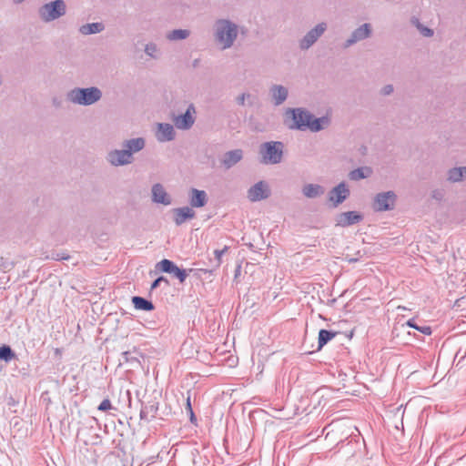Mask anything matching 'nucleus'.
I'll use <instances>...</instances> for the list:
<instances>
[{"mask_svg":"<svg viewBox=\"0 0 466 466\" xmlns=\"http://www.w3.org/2000/svg\"><path fill=\"white\" fill-rule=\"evenodd\" d=\"M239 26L228 18H218L213 25V37L221 50L231 48L238 36Z\"/></svg>","mask_w":466,"mask_h":466,"instance_id":"obj_1","label":"nucleus"},{"mask_svg":"<svg viewBox=\"0 0 466 466\" xmlns=\"http://www.w3.org/2000/svg\"><path fill=\"white\" fill-rule=\"evenodd\" d=\"M103 96L97 86L74 87L66 93V99L78 106H88L98 102Z\"/></svg>","mask_w":466,"mask_h":466,"instance_id":"obj_2","label":"nucleus"},{"mask_svg":"<svg viewBox=\"0 0 466 466\" xmlns=\"http://www.w3.org/2000/svg\"><path fill=\"white\" fill-rule=\"evenodd\" d=\"M284 144L281 141H268L260 144L258 154L264 165H277L282 161Z\"/></svg>","mask_w":466,"mask_h":466,"instance_id":"obj_3","label":"nucleus"},{"mask_svg":"<svg viewBox=\"0 0 466 466\" xmlns=\"http://www.w3.org/2000/svg\"><path fill=\"white\" fill-rule=\"evenodd\" d=\"M66 12V5L64 0H55L43 5L38 14L42 21L49 23L63 16Z\"/></svg>","mask_w":466,"mask_h":466,"instance_id":"obj_4","label":"nucleus"},{"mask_svg":"<svg viewBox=\"0 0 466 466\" xmlns=\"http://www.w3.org/2000/svg\"><path fill=\"white\" fill-rule=\"evenodd\" d=\"M287 115H291L293 124L289 126L292 129L305 131L309 129L312 114L305 108H289L286 111Z\"/></svg>","mask_w":466,"mask_h":466,"instance_id":"obj_5","label":"nucleus"},{"mask_svg":"<svg viewBox=\"0 0 466 466\" xmlns=\"http://www.w3.org/2000/svg\"><path fill=\"white\" fill-rule=\"evenodd\" d=\"M396 199L397 195L391 190L378 193L374 198L373 208L379 212L391 210L394 208Z\"/></svg>","mask_w":466,"mask_h":466,"instance_id":"obj_6","label":"nucleus"},{"mask_svg":"<svg viewBox=\"0 0 466 466\" xmlns=\"http://www.w3.org/2000/svg\"><path fill=\"white\" fill-rule=\"evenodd\" d=\"M327 30V24L321 22L310 29L299 41L301 50L309 49Z\"/></svg>","mask_w":466,"mask_h":466,"instance_id":"obj_7","label":"nucleus"},{"mask_svg":"<svg viewBox=\"0 0 466 466\" xmlns=\"http://www.w3.org/2000/svg\"><path fill=\"white\" fill-rule=\"evenodd\" d=\"M196 107L193 104H190L186 112L181 115L175 116L172 120L177 129L188 130L190 129L196 121Z\"/></svg>","mask_w":466,"mask_h":466,"instance_id":"obj_8","label":"nucleus"},{"mask_svg":"<svg viewBox=\"0 0 466 466\" xmlns=\"http://www.w3.org/2000/svg\"><path fill=\"white\" fill-rule=\"evenodd\" d=\"M270 196V188L267 182L261 180L254 184L247 193V197L251 202H258L267 199Z\"/></svg>","mask_w":466,"mask_h":466,"instance_id":"obj_9","label":"nucleus"},{"mask_svg":"<svg viewBox=\"0 0 466 466\" xmlns=\"http://www.w3.org/2000/svg\"><path fill=\"white\" fill-rule=\"evenodd\" d=\"M106 159L113 167H122L133 163L134 157H129V154L123 147L122 149L110 150Z\"/></svg>","mask_w":466,"mask_h":466,"instance_id":"obj_10","label":"nucleus"},{"mask_svg":"<svg viewBox=\"0 0 466 466\" xmlns=\"http://www.w3.org/2000/svg\"><path fill=\"white\" fill-rule=\"evenodd\" d=\"M157 268L165 273L172 274L181 283H183L187 277V273L185 269L179 268L173 261L167 258L158 262Z\"/></svg>","mask_w":466,"mask_h":466,"instance_id":"obj_11","label":"nucleus"},{"mask_svg":"<svg viewBox=\"0 0 466 466\" xmlns=\"http://www.w3.org/2000/svg\"><path fill=\"white\" fill-rule=\"evenodd\" d=\"M371 35V25L365 23L356 28L350 35V36L343 44L344 48H349L357 42L369 38Z\"/></svg>","mask_w":466,"mask_h":466,"instance_id":"obj_12","label":"nucleus"},{"mask_svg":"<svg viewBox=\"0 0 466 466\" xmlns=\"http://www.w3.org/2000/svg\"><path fill=\"white\" fill-rule=\"evenodd\" d=\"M363 216L358 211H346L337 215L335 218L336 226L347 228L361 222Z\"/></svg>","mask_w":466,"mask_h":466,"instance_id":"obj_13","label":"nucleus"},{"mask_svg":"<svg viewBox=\"0 0 466 466\" xmlns=\"http://www.w3.org/2000/svg\"><path fill=\"white\" fill-rule=\"evenodd\" d=\"M350 196V189L344 182H340L333 187L329 193V200L333 202L334 207H338Z\"/></svg>","mask_w":466,"mask_h":466,"instance_id":"obj_14","label":"nucleus"},{"mask_svg":"<svg viewBox=\"0 0 466 466\" xmlns=\"http://www.w3.org/2000/svg\"><path fill=\"white\" fill-rule=\"evenodd\" d=\"M176 132L171 124L158 123L156 130V138L158 142L164 143L172 141L175 138Z\"/></svg>","mask_w":466,"mask_h":466,"instance_id":"obj_15","label":"nucleus"},{"mask_svg":"<svg viewBox=\"0 0 466 466\" xmlns=\"http://www.w3.org/2000/svg\"><path fill=\"white\" fill-rule=\"evenodd\" d=\"M271 102L275 106L282 105L288 98L289 90L282 85H272L269 88Z\"/></svg>","mask_w":466,"mask_h":466,"instance_id":"obj_16","label":"nucleus"},{"mask_svg":"<svg viewBox=\"0 0 466 466\" xmlns=\"http://www.w3.org/2000/svg\"><path fill=\"white\" fill-rule=\"evenodd\" d=\"M152 201L164 206L171 205V197L167 193L165 187L160 183L154 184L151 189Z\"/></svg>","mask_w":466,"mask_h":466,"instance_id":"obj_17","label":"nucleus"},{"mask_svg":"<svg viewBox=\"0 0 466 466\" xmlns=\"http://www.w3.org/2000/svg\"><path fill=\"white\" fill-rule=\"evenodd\" d=\"M243 158V151L241 149H234L226 152L222 158L221 164L226 169H229L238 164Z\"/></svg>","mask_w":466,"mask_h":466,"instance_id":"obj_18","label":"nucleus"},{"mask_svg":"<svg viewBox=\"0 0 466 466\" xmlns=\"http://www.w3.org/2000/svg\"><path fill=\"white\" fill-rule=\"evenodd\" d=\"M158 404L156 401L143 402L140 410V420L147 422L152 420L157 413Z\"/></svg>","mask_w":466,"mask_h":466,"instance_id":"obj_19","label":"nucleus"},{"mask_svg":"<svg viewBox=\"0 0 466 466\" xmlns=\"http://www.w3.org/2000/svg\"><path fill=\"white\" fill-rule=\"evenodd\" d=\"M125 150L129 154V157H133L134 154L141 151L146 147V140L144 137H135L127 139L122 143Z\"/></svg>","mask_w":466,"mask_h":466,"instance_id":"obj_20","label":"nucleus"},{"mask_svg":"<svg viewBox=\"0 0 466 466\" xmlns=\"http://www.w3.org/2000/svg\"><path fill=\"white\" fill-rule=\"evenodd\" d=\"M188 196L191 208H202L208 203V195L204 190L191 188Z\"/></svg>","mask_w":466,"mask_h":466,"instance_id":"obj_21","label":"nucleus"},{"mask_svg":"<svg viewBox=\"0 0 466 466\" xmlns=\"http://www.w3.org/2000/svg\"><path fill=\"white\" fill-rule=\"evenodd\" d=\"M174 221L177 226H180L185 223L187 219L195 218V211L189 207H182L174 209Z\"/></svg>","mask_w":466,"mask_h":466,"instance_id":"obj_22","label":"nucleus"},{"mask_svg":"<svg viewBox=\"0 0 466 466\" xmlns=\"http://www.w3.org/2000/svg\"><path fill=\"white\" fill-rule=\"evenodd\" d=\"M325 189L319 184H306L302 187L303 195L308 198H316L322 196Z\"/></svg>","mask_w":466,"mask_h":466,"instance_id":"obj_23","label":"nucleus"},{"mask_svg":"<svg viewBox=\"0 0 466 466\" xmlns=\"http://www.w3.org/2000/svg\"><path fill=\"white\" fill-rule=\"evenodd\" d=\"M330 120L328 116L315 117L312 115L309 130L311 132H319L329 126Z\"/></svg>","mask_w":466,"mask_h":466,"instance_id":"obj_24","label":"nucleus"},{"mask_svg":"<svg viewBox=\"0 0 466 466\" xmlns=\"http://www.w3.org/2000/svg\"><path fill=\"white\" fill-rule=\"evenodd\" d=\"M105 29V26L102 23H90L83 25L79 27V32L84 35H93L102 32Z\"/></svg>","mask_w":466,"mask_h":466,"instance_id":"obj_25","label":"nucleus"},{"mask_svg":"<svg viewBox=\"0 0 466 466\" xmlns=\"http://www.w3.org/2000/svg\"><path fill=\"white\" fill-rule=\"evenodd\" d=\"M132 303L137 309L150 311L154 309L153 303L142 297L135 296L132 298Z\"/></svg>","mask_w":466,"mask_h":466,"instance_id":"obj_26","label":"nucleus"},{"mask_svg":"<svg viewBox=\"0 0 466 466\" xmlns=\"http://www.w3.org/2000/svg\"><path fill=\"white\" fill-rule=\"evenodd\" d=\"M336 332L328 329H320L318 338V349L320 350L329 341L336 337Z\"/></svg>","mask_w":466,"mask_h":466,"instance_id":"obj_27","label":"nucleus"},{"mask_svg":"<svg viewBox=\"0 0 466 466\" xmlns=\"http://www.w3.org/2000/svg\"><path fill=\"white\" fill-rule=\"evenodd\" d=\"M371 174V169L368 167H358L351 170L349 174V177L351 180L358 181L366 177H369Z\"/></svg>","mask_w":466,"mask_h":466,"instance_id":"obj_28","label":"nucleus"},{"mask_svg":"<svg viewBox=\"0 0 466 466\" xmlns=\"http://www.w3.org/2000/svg\"><path fill=\"white\" fill-rule=\"evenodd\" d=\"M190 32L187 29H175L167 33V38L170 41L183 40L189 36Z\"/></svg>","mask_w":466,"mask_h":466,"instance_id":"obj_29","label":"nucleus"},{"mask_svg":"<svg viewBox=\"0 0 466 466\" xmlns=\"http://www.w3.org/2000/svg\"><path fill=\"white\" fill-rule=\"evenodd\" d=\"M447 180L451 183H457L463 180L461 169L460 167H452L447 173Z\"/></svg>","mask_w":466,"mask_h":466,"instance_id":"obj_30","label":"nucleus"},{"mask_svg":"<svg viewBox=\"0 0 466 466\" xmlns=\"http://www.w3.org/2000/svg\"><path fill=\"white\" fill-rule=\"evenodd\" d=\"M405 325L410 328L417 329L418 331L424 335H431L432 332L431 328L430 326H419L417 325L414 319H409Z\"/></svg>","mask_w":466,"mask_h":466,"instance_id":"obj_31","label":"nucleus"},{"mask_svg":"<svg viewBox=\"0 0 466 466\" xmlns=\"http://www.w3.org/2000/svg\"><path fill=\"white\" fill-rule=\"evenodd\" d=\"M15 353L12 349L7 345H3L0 347V360H3L6 362L12 360L15 358Z\"/></svg>","mask_w":466,"mask_h":466,"instance_id":"obj_32","label":"nucleus"},{"mask_svg":"<svg viewBox=\"0 0 466 466\" xmlns=\"http://www.w3.org/2000/svg\"><path fill=\"white\" fill-rule=\"evenodd\" d=\"M145 52L147 56L153 58H157L158 56V48L154 43L147 44L145 47Z\"/></svg>","mask_w":466,"mask_h":466,"instance_id":"obj_33","label":"nucleus"},{"mask_svg":"<svg viewBox=\"0 0 466 466\" xmlns=\"http://www.w3.org/2000/svg\"><path fill=\"white\" fill-rule=\"evenodd\" d=\"M418 30L420 31V33L423 35V36H426V37H431L433 35L434 32L432 29L425 26L424 25H420L419 27H418Z\"/></svg>","mask_w":466,"mask_h":466,"instance_id":"obj_34","label":"nucleus"},{"mask_svg":"<svg viewBox=\"0 0 466 466\" xmlns=\"http://www.w3.org/2000/svg\"><path fill=\"white\" fill-rule=\"evenodd\" d=\"M112 409L111 401L108 399H105L98 406V410L101 411H107Z\"/></svg>","mask_w":466,"mask_h":466,"instance_id":"obj_35","label":"nucleus"},{"mask_svg":"<svg viewBox=\"0 0 466 466\" xmlns=\"http://www.w3.org/2000/svg\"><path fill=\"white\" fill-rule=\"evenodd\" d=\"M227 250H228V247H225L222 249H216L214 251L215 258L217 259V264L218 265L221 264V258L227 252Z\"/></svg>","mask_w":466,"mask_h":466,"instance_id":"obj_36","label":"nucleus"},{"mask_svg":"<svg viewBox=\"0 0 466 466\" xmlns=\"http://www.w3.org/2000/svg\"><path fill=\"white\" fill-rule=\"evenodd\" d=\"M431 198L437 201H441L444 198V191L442 189H434L431 192Z\"/></svg>","mask_w":466,"mask_h":466,"instance_id":"obj_37","label":"nucleus"},{"mask_svg":"<svg viewBox=\"0 0 466 466\" xmlns=\"http://www.w3.org/2000/svg\"><path fill=\"white\" fill-rule=\"evenodd\" d=\"M161 282H166L167 284H168L167 279L165 277L161 276L153 281V283L151 284V289H155L157 287H159Z\"/></svg>","mask_w":466,"mask_h":466,"instance_id":"obj_38","label":"nucleus"},{"mask_svg":"<svg viewBox=\"0 0 466 466\" xmlns=\"http://www.w3.org/2000/svg\"><path fill=\"white\" fill-rule=\"evenodd\" d=\"M394 88L392 85H386L380 90V94L383 96H389L393 92Z\"/></svg>","mask_w":466,"mask_h":466,"instance_id":"obj_39","label":"nucleus"},{"mask_svg":"<svg viewBox=\"0 0 466 466\" xmlns=\"http://www.w3.org/2000/svg\"><path fill=\"white\" fill-rule=\"evenodd\" d=\"M410 21H411V24L414 26H416L417 29L421 25V23L420 22L419 18H417V17H412Z\"/></svg>","mask_w":466,"mask_h":466,"instance_id":"obj_40","label":"nucleus"},{"mask_svg":"<svg viewBox=\"0 0 466 466\" xmlns=\"http://www.w3.org/2000/svg\"><path fill=\"white\" fill-rule=\"evenodd\" d=\"M246 99V94H242L239 96H238L237 101L239 105H244Z\"/></svg>","mask_w":466,"mask_h":466,"instance_id":"obj_41","label":"nucleus"},{"mask_svg":"<svg viewBox=\"0 0 466 466\" xmlns=\"http://www.w3.org/2000/svg\"><path fill=\"white\" fill-rule=\"evenodd\" d=\"M187 410L188 411H192V410H192V407H191L190 398H189V397H187Z\"/></svg>","mask_w":466,"mask_h":466,"instance_id":"obj_42","label":"nucleus"},{"mask_svg":"<svg viewBox=\"0 0 466 466\" xmlns=\"http://www.w3.org/2000/svg\"><path fill=\"white\" fill-rule=\"evenodd\" d=\"M461 169V173H462V178H466V166L465 167H460Z\"/></svg>","mask_w":466,"mask_h":466,"instance_id":"obj_43","label":"nucleus"},{"mask_svg":"<svg viewBox=\"0 0 466 466\" xmlns=\"http://www.w3.org/2000/svg\"><path fill=\"white\" fill-rule=\"evenodd\" d=\"M189 413H190V420L193 422V421H194V420H196V418H195V414H194L193 410H192V411H189Z\"/></svg>","mask_w":466,"mask_h":466,"instance_id":"obj_44","label":"nucleus"},{"mask_svg":"<svg viewBox=\"0 0 466 466\" xmlns=\"http://www.w3.org/2000/svg\"><path fill=\"white\" fill-rule=\"evenodd\" d=\"M398 309H402V310H405V309H406V308H405V307H403V306H399V307H398Z\"/></svg>","mask_w":466,"mask_h":466,"instance_id":"obj_45","label":"nucleus"},{"mask_svg":"<svg viewBox=\"0 0 466 466\" xmlns=\"http://www.w3.org/2000/svg\"><path fill=\"white\" fill-rule=\"evenodd\" d=\"M465 357H466V350H465V353H464V355L462 356V358H465Z\"/></svg>","mask_w":466,"mask_h":466,"instance_id":"obj_46","label":"nucleus"}]
</instances>
